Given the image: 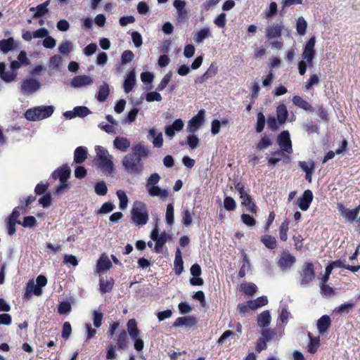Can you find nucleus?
<instances>
[{
    "label": "nucleus",
    "mask_w": 360,
    "mask_h": 360,
    "mask_svg": "<svg viewBox=\"0 0 360 360\" xmlns=\"http://www.w3.org/2000/svg\"><path fill=\"white\" fill-rule=\"evenodd\" d=\"M150 238L155 242V250L156 252H160L163 245L167 243L168 238H169V235L163 231L160 234H159L158 229L155 226L152 231L150 232Z\"/></svg>",
    "instance_id": "obj_6"
},
{
    "label": "nucleus",
    "mask_w": 360,
    "mask_h": 360,
    "mask_svg": "<svg viewBox=\"0 0 360 360\" xmlns=\"http://www.w3.org/2000/svg\"><path fill=\"white\" fill-rule=\"evenodd\" d=\"M41 87L40 82L34 78L24 79L20 85V92L23 95H32L36 93Z\"/></svg>",
    "instance_id": "obj_5"
},
{
    "label": "nucleus",
    "mask_w": 360,
    "mask_h": 360,
    "mask_svg": "<svg viewBox=\"0 0 360 360\" xmlns=\"http://www.w3.org/2000/svg\"><path fill=\"white\" fill-rule=\"evenodd\" d=\"M47 6L48 2L46 1L45 3L38 5L36 8H31V11H34V9H36V12L34 14V18H39L45 15L48 12Z\"/></svg>",
    "instance_id": "obj_48"
},
{
    "label": "nucleus",
    "mask_w": 360,
    "mask_h": 360,
    "mask_svg": "<svg viewBox=\"0 0 360 360\" xmlns=\"http://www.w3.org/2000/svg\"><path fill=\"white\" fill-rule=\"evenodd\" d=\"M165 221L167 224L169 226H172L174 222V205L171 203L167 205Z\"/></svg>",
    "instance_id": "obj_37"
},
{
    "label": "nucleus",
    "mask_w": 360,
    "mask_h": 360,
    "mask_svg": "<svg viewBox=\"0 0 360 360\" xmlns=\"http://www.w3.org/2000/svg\"><path fill=\"white\" fill-rule=\"evenodd\" d=\"M113 286V280L110 279L107 281H104L103 279H100V290L102 292H110Z\"/></svg>",
    "instance_id": "obj_51"
},
{
    "label": "nucleus",
    "mask_w": 360,
    "mask_h": 360,
    "mask_svg": "<svg viewBox=\"0 0 360 360\" xmlns=\"http://www.w3.org/2000/svg\"><path fill=\"white\" fill-rule=\"evenodd\" d=\"M42 44L44 48L51 49L56 46V41L54 38L48 35L44 38Z\"/></svg>",
    "instance_id": "obj_64"
},
{
    "label": "nucleus",
    "mask_w": 360,
    "mask_h": 360,
    "mask_svg": "<svg viewBox=\"0 0 360 360\" xmlns=\"http://www.w3.org/2000/svg\"><path fill=\"white\" fill-rule=\"evenodd\" d=\"M338 209L340 214L345 219V220L353 222L357 219L359 216L360 206H358L355 209L349 210L345 207L343 205L338 204Z\"/></svg>",
    "instance_id": "obj_11"
},
{
    "label": "nucleus",
    "mask_w": 360,
    "mask_h": 360,
    "mask_svg": "<svg viewBox=\"0 0 360 360\" xmlns=\"http://www.w3.org/2000/svg\"><path fill=\"white\" fill-rule=\"evenodd\" d=\"M110 92L109 86L106 82H103V84L99 87L98 91L96 96V98L98 101L100 102H104Z\"/></svg>",
    "instance_id": "obj_36"
},
{
    "label": "nucleus",
    "mask_w": 360,
    "mask_h": 360,
    "mask_svg": "<svg viewBox=\"0 0 360 360\" xmlns=\"http://www.w3.org/2000/svg\"><path fill=\"white\" fill-rule=\"evenodd\" d=\"M147 191L150 196L159 197L162 200H165L169 195L168 190L161 188L158 186H153L148 189Z\"/></svg>",
    "instance_id": "obj_24"
},
{
    "label": "nucleus",
    "mask_w": 360,
    "mask_h": 360,
    "mask_svg": "<svg viewBox=\"0 0 360 360\" xmlns=\"http://www.w3.org/2000/svg\"><path fill=\"white\" fill-rule=\"evenodd\" d=\"M136 83V72L134 70H131L124 77L123 88L126 94H129Z\"/></svg>",
    "instance_id": "obj_16"
},
{
    "label": "nucleus",
    "mask_w": 360,
    "mask_h": 360,
    "mask_svg": "<svg viewBox=\"0 0 360 360\" xmlns=\"http://www.w3.org/2000/svg\"><path fill=\"white\" fill-rule=\"evenodd\" d=\"M307 28V22L303 17H299L296 22V30L297 34L300 36H304L306 33Z\"/></svg>",
    "instance_id": "obj_39"
},
{
    "label": "nucleus",
    "mask_w": 360,
    "mask_h": 360,
    "mask_svg": "<svg viewBox=\"0 0 360 360\" xmlns=\"http://www.w3.org/2000/svg\"><path fill=\"white\" fill-rule=\"evenodd\" d=\"M240 198L242 200L241 204L246 207L248 211L252 213H256L257 210L255 205L252 201V198L248 193L240 195Z\"/></svg>",
    "instance_id": "obj_26"
},
{
    "label": "nucleus",
    "mask_w": 360,
    "mask_h": 360,
    "mask_svg": "<svg viewBox=\"0 0 360 360\" xmlns=\"http://www.w3.org/2000/svg\"><path fill=\"white\" fill-rule=\"evenodd\" d=\"M71 174V169L68 165H63L56 169L52 174V178L58 179L60 182L67 181Z\"/></svg>",
    "instance_id": "obj_13"
},
{
    "label": "nucleus",
    "mask_w": 360,
    "mask_h": 360,
    "mask_svg": "<svg viewBox=\"0 0 360 360\" xmlns=\"http://www.w3.org/2000/svg\"><path fill=\"white\" fill-rule=\"evenodd\" d=\"M205 115V111L204 110H199L198 114L188 122V131L191 133L196 132L204 122Z\"/></svg>",
    "instance_id": "obj_10"
},
{
    "label": "nucleus",
    "mask_w": 360,
    "mask_h": 360,
    "mask_svg": "<svg viewBox=\"0 0 360 360\" xmlns=\"http://www.w3.org/2000/svg\"><path fill=\"white\" fill-rule=\"evenodd\" d=\"M316 44V37H311L306 44L302 57L304 60H307L308 66L312 65V61L315 56L314 46Z\"/></svg>",
    "instance_id": "obj_7"
},
{
    "label": "nucleus",
    "mask_w": 360,
    "mask_h": 360,
    "mask_svg": "<svg viewBox=\"0 0 360 360\" xmlns=\"http://www.w3.org/2000/svg\"><path fill=\"white\" fill-rule=\"evenodd\" d=\"M117 195L120 201L119 207L121 210H124L127 207L128 198L124 191L119 190L117 191Z\"/></svg>",
    "instance_id": "obj_45"
},
{
    "label": "nucleus",
    "mask_w": 360,
    "mask_h": 360,
    "mask_svg": "<svg viewBox=\"0 0 360 360\" xmlns=\"http://www.w3.org/2000/svg\"><path fill=\"white\" fill-rule=\"evenodd\" d=\"M196 323V320L193 316H181L177 318L174 322V327H192Z\"/></svg>",
    "instance_id": "obj_22"
},
{
    "label": "nucleus",
    "mask_w": 360,
    "mask_h": 360,
    "mask_svg": "<svg viewBox=\"0 0 360 360\" xmlns=\"http://www.w3.org/2000/svg\"><path fill=\"white\" fill-rule=\"evenodd\" d=\"M134 58V54L130 50H126L123 51L121 55V64L126 65L127 63L131 62Z\"/></svg>",
    "instance_id": "obj_54"
},
{
    "label": "nucleus",
    "mask_w": 360,
    "mask_h": 360,
    "mask_svg": "<svg viewBox=\"0 0 360 360\" xmlns=\"http://www.w3.org/2000/svg\"><path fill=\"white\" fill-rule=\"evenodd\" d=\"M171 78H172V73L171 72L167 73L164 76V77L162 78V79L161 80L160 84H158V86L157 87V90L159 91H161L163 89H165V88L167 86V84L170 82Z\"/></svg>",
    "instance_id": "obj_60"
},
{
    "label": "nucleus",
    "mask_w": 360,
    "mask_h": 360,
    "mask_svg": "<svg viewBox=\"0 0 360 360\" xmlns=\"http://www.w3.org/2000/svg\"><path fill=\"white\" fill-rule=\"evenodd\" d=\"M94 83V79L86 75H81L73 77L70 85L73 88H82L90 86Z\"/></svg>",
    "instance_id": "obj_12"
},
{
    "label": "nucleus",
    "mask_w": 360,
    "mask_h": 360,
    "mask_svg": "<svg viewBox=\"0 0 360 360\" xmlns=\"http://www.w3.org/2000/svg\"><path fill=\"white\" fill-rule=\"evenodd\" d=\"M288 115L287 108L285 105H279L276 108V116L278 123L283 124L285 122Z\"/></svg>",
    "instance_id": "obj_32"
},
{
    "label": "nucleus",
    "mask_w": 360,
    "mask_h": 360,
    "mask_svg": "<svg viewBox=\"0 0 360 360\" xmlns=\"http://www.w3.org/2000/svg\"><path fill=\"white\" fill-rule=\"evenodd\" d=\"M95 192L98 195H105L108 192V188L104 181H100L95 185Z\"/></svg>",
    "instance_id": "obj_56"
},
{
    "label": "nucleus",
    "mask_w": 360,
    "mask_h": 360,
    "mask_svg": "<svg viewBox=\"0 0 360 360\" xmlns=\"http://www.w3.org/2000/svg\"><path fill=\"white\" fill-rule=\"evenodd\" d=\"M76 117H84L91 113L90 110L85 106H77L74 108Z\"/></svg>",
    "instance_id": "obj_55"
},
{
    "label": "nucleus",
    "mask_w": 360,
    "mask_h": 360,
    "mask_svg": "<svg viewBox=\"0 0 360 360\" xmlns=\"http://www.w3.org/2000/svg\"><path fill=\"white\" fill-rule=\"evenodd\" d=\"M130 145L129 140L125 137L117 136L113 141L114 147L122 153L127 152Z\"/></svg>",
    "instance_id": "obj_21"
},
{
    "label": "nucleus",
    "mask_w": 360,
    "mask_h": 360,
    "mask_svg": "<svg viewBox=\"0 0 360 360\" xmlns=\"http://www.w3.org/2000/svg\"><path fill=\"white\" fill-rule=\"evenodd\" d=\"M173 5L177 11L179 20H184L187 16V11L185 9L186 2L181 0H175Z\"/></svg>",
    "instance_id": "obj_27"
},
{
    "label": "nucleus",
    "mask_w": 360,
    "mask_h": 360,
    "mask_svg": "<svg viewBox=\"0 0 360 360\" xmlns=\"http://www.w3.org/2000/svg\"><path fill=\"white\" fill-rule=\"evenodd\" d=\"M36 224L37 220L35 217L33 216H28L24 218L22 223H21L20 224H22V226L25 228H32L36 225Z\"/></svg>",
    "instance_id": "obj_63"
},
{
    "label": "nucleus",
    "mask_w": 360,
    "mask_h": 360,
    "mask_svg": "<svg viewBox=\"0 0 360 360\" xmlns=\"http://www.w3.org/2000/svg\"><path fill=\"white\" fill-rule=\"evenodd\" d=\"M73 49L72 43L70 41H63L58 46V51L61 54L68 55Z\"/></svg>",
    "instance_id": "obj_40"
},
{
    "label": "nucleus",
    "mask_w": 360,
    "mask_h": 360,
    "mask_svg": "<svg viewBox=\"0 0 360 360\" xmlns=\"http://www.w3.org/2000/svg\"><path fill=\"white\" fill-rule=\"evenodd\" d=\"M15 46V41L13 38L10 37L7 39L0 40V50L4 53H7L13 50Z\"/></svg>",
    "instance_id": "obj_34"
},
{
    "label": "nucleus",
    "mask_w": 360,
    "mask_h": 360,
    "mask_svg": "<svg viewBox=\"0 0 360 360\" xmlns=\"http://www.w3.org/2000/svg\"><path fill=\"white\" fill-rule=\"evenodd\" d=\"M313 200V193L310 190H306L304 191L301 197L297 200V204L299 207L302 211H306L309 207Z\"/></svg>",
    "instance_id": "obj_15"
},
{
    "label": "nucleus",
    "mask_w": 360,
    "mask_h": 360,
    "mask_svg": "<svg viewBox=\"0 0 360 360\" xmlns=\"http://www.w3.org/2000/svg\"><path fill=\"white\" fill-rule=\"evenodd\" d=\"M184 127V123L182 120L176 119L174 121L172 124L165 127V134L172 139L175 136V133L181 131Z\"/></svg>",
    "instance_id": "obj_17"
},
{
    "label": "nucleus",
    "mask_w": 360,
    "mask_h": 360,
    "mask_svg": "<svg viewBox=\"0 0 360 360\" xmlns=\"http://www.w3.org/2000/svg\"><path fill=\"white\" fill-rule=\"evenodd\" d=\"M96 157L94 160L95 165L106 176H110L114 172L113 157L107 149L101 146L95 147Z\"/></svg>",
    "instance_id": "obj_1"
},
{
    "label": "nucleus",
    "mask_w": 360,
    "mask_h": 360,
    "mask_svg": "<svg viewBox=\"0 0 360 360\" xmlns=\"http://www.w3.org/2000/svg\"><path fill=\"white\" fill-rule=\"evenodd\" d=\"M122 162L125 170L131 175H139L143 171V167L141 163V158L135 153L126 155Z\"/></svg>",
    "instance_id": "obj_3"
},
{
    "label": "nucleus",
    "mask_w": 360,
    "mask_h": 360,
    "mask_svg": "<svg viewBox=\"0 0 360 360\" xmlns=\"http://www.w3.org/2000/svg\"><path fill=\"white\" fill-rule=\"evenodd\" d=\"M331 323L330 318L327 315L322 316L316 323L317 330L319 333L324 334L328 330Z\"/></svg>",
    "instance_id": "obj_23"
},
{
    "label": "nucleus",
    "mask_w": 360,
    "mask_h": 360,
    "mask_svg": "<svg viewBox=\"0 0 360 360\" xmlns=\"http://www.w3.org/2000/svg\"><path fill=\"white\" fill-rule=\"evenodd\" d=\"M301 276V285L304 287L314 280L315 274L312 263L307 262L304 264Z\"/></svg>",
    "instance_id": "obj_9"
},
{
    "label": "nucleus",
    "mask_w": 360,
    "mask_h": 360,
    "mask_svg": "<svg viewBox=\"0 0 360 360\" xmlns=\"http://www.w3.org/2000/svg\"><path fill=\"white\" fill-rule=\"evenodd\" d=\"M279 123L274 116H269L267 118V126L272 131H276L278 129Z\"/></svg>",
    "instance_id": "obj_62"
},
{
    "label": "nucleus",
    "mask_w": 360,
    "mask_h": 360,
    "mask_svg": "<svg viewBox=\"0 0 360 360\" xmlns=\"http://www.w3.org/2000/svg\"><path fill=\"white\" fill-rule=\"evenodd\" d=\"M271 315L269 311H264L257 316V324L259 327L264 328L269 325Z\"/></svg>",
    "instance_id": "obj_35"
},
{
    "label": "nucleus",
    "mask_w": 360,
    "mask_h": 360,
    "mask_svg": "<svg viewBox=\"0 0 360 360\" xmlns=\"http://www.w3.org/2000/svg\"><path fill=\"white\" fill-rule=\"evenodd\" d=\"M282 26L281 25H272L268 27L266 30V37L271 39L273 38H277L281 36L282 32Z\"/></svg>",
    "instance_id": "obj_30"
},
{
    "label": "nucleus",
    "mask_w": 360,
    "mask_h": 360,
    "mask_svg": "<svg viewBox=\"0 0 360 360\" xmlns=\"http://www.w3.org/2000/svg\"><path fill=\"white\" fill-rule=\"evenodd\" d=\"M289 229V221L285 220L281 224L279 229V237L280 239L283 241H286L288 240V231Z\"/></svg>",
    "instance_id": "obj_47"
},
{
    "label": "nucleus",
    "mask_w": 360,
    "mask_h": 360,
    "mask_svg": "<svg viewBox=\"0 0 360 360\" xmlns=\"http://www.w3.org/2000/svg\"><path fill=\"white\" fill-rule=\"evenodd\" d=\"M292 103L297 107L302 108L306 111H314L312 106L307 101L300 96H295L292 99Z\"/></svg>",
    "instance_id": "obj_28"
},
{
    "label": "nucleus",
    "mask_w": 360,
    "mask_h": 360,
    "mask_svg": "<svg viewBox=\"0 0 360 360\" xmlns=\"http://www.w3.org/2000/svg\"><path fill=\"white\" fill-rule=\"evenodd\" d=\"M87 158V150L85 147H77L74 153V161L80 164L85 161Z\"/></svg>",
    "instance_id": "obj_31"
},
{
    "label": "nucleus",
    "mask_w": 360,
    "mask_h": 360,
    "mask_svg": "<svg viewBox=\"0 0 360 360\" xmlns=\"http://www.w3.org/2000/svg\"><path fill=\"white\" fill-rule=\"evenodd\" d=\"M277 141L282 151L286 152L288 154L292 153V142L288 131H282L278 135Z\"/></svg>",
    "instance_id": "obj_8"
},
{
    "label": "nucleus",
    "mask_w": 360,
    "mask_h": 360,
    "mask_svg": "<svg viewBox=\"0 0 360 360\" xmlns=\"http://www.w3.org/2000/svg\"><path fill=\"white\" fill-rule=\"evenodd\" d=\"M265 125V117L262 112L257 113L256 131L260 133L263 131Z\"/></svg>",
    "instance_id": "obj_53"
},
{
    "label": "nucleus",
    "mask_w": 360,
    "mask_h": 360,
    "mask_svg": "<svg viewBox=\"0 0 360 360\" xmlns=\"http://www.w3.org/2000/svg\"><path fill=\"white\" fill-rule=\"evenodd\" d=\"M161 179L160 176L158 173L152 174L146 181V190L157 186Z\"/></svg>",
    "instance_id": "obj_42"
},
{
    "label": "nucleus",
    "mask_w": 360,
    "mask_h": 360,
    "mask_svg": "<svg viewBox=\"0 0 360 360\" xmlns=\"http://www.w3.org/2000/svg\"><path fill=\"white\" fill-rule=\"evenodd\" d=\"M131 221L138 226L146 225L149 220V214L147 205L139 200L133 203L131 210Z\"/></svg>",
    "instance_id": "obj_2"
},
{
    "label": "nucleus",
    "mask_w": 360,
    "mask_h": 360,
    "mask_svg": "<svg viewBox=\"0 0 360 360\" xmlns=\"http://www.w3.org/2000/svg\"><path fill=\"white\" fill-rule=\"evenodd\" d=\"M300 167L305 172L307 176L311 175L313 171L314 170V163L312 161L310 162H304L302 161L299 162Z\"/></svg>",
    "instance_id": "obj_43"
},
{
    "label": "nucleus",
    "mask_w": 360,
    "mask_h": 360,
    "mask_svg": "<svg viewBox=\"0 0 360 360\" xmlns=\"http://www.w3.org/2000/svg\"><path fill=\"white\" fill-rule=\"evenodd\" d=\"M268 304V299L266 296H262L255 300L248 302V306L251 309H257Z\"/></svg>",
    "instance_id": "obj_33"
},
{
    "label": "nucleus",
    "mask_w": 360,
    "mask_h": 360,
    "mask_svg": "<svg viewBox=\"0 0 360 360\" xmlns=\"http://www.w3.org/2000/svg\"><path fill=\"white\" fill-rule=\"evenodd\" d=\"M295 261L296 259L292 255L288 252H283L278 262V265L282 270L285 271L289 269Z\"/></svg>",
    "instance_id": "obj_14"
},
{
    "label": "nucleus",
    "mask_w": 360,
    "mask_h": 360,
    "mask_svg": "<svg viewBox=\"0 0 360 360\" xmlns=\"http://www.w3.org/2000/svg\"><path fill=\"white\" fill-rule=\"evenodd\" d=\"M117 344L118 349H125L128 346L127 334L125 330L121 331L117 337Z\"/></svg>",
    "instance_id": "obj_38"
},
{
    "label": "nucleus",
    "mask_w": 360,
    "mask_h": 360,
    "mask_svg": "<svg viewBox=\"0 0 360 360\" xmlns=\"http://www.w3.org/2000/svg\"><path fill=\"white\" fill-rule=\"evenodd\" d=\"M354 307V304L353 303H344L340 305L339 307H336L335 311L340 313V314H348L350 311L352 310L353 307Z\"/></svg>",
    "instance_id": "obj_52"
},
{
    "label": "nucleus",
    "mask_w": 360,
    "mask_h": 360,
    "mask_svg": "<svg viewBox=\"0 0 360 360\" xmlns=\"http://www.w3.org/2000/svg\"><path fill=\"white\" fill-rule=\"evenodd\" d=\"M224 208L228 211H233L236 207V203L231 197H226L224 200Z\"/></svg>",
    "instance_id": "obj_58"
},
{
    "label": "nucleus",
    "mask_w": 360,
    "mask_h": 360,
    "mask_svg": "<svg viewBox=\"0 0 360 360\" xmlns=\"http://www.w3.org/2000/svg\"><path fill=\"white\" fill-rule=\"evenodd\" d=\"M42 292V289L39 288V286H37L33 280H30L27 283L24 297L26 299H30L32 294L36 296H40Z\"/></svg>",
    "instance_id": "obj_18"
},
{
    "label": "nucleus",
    "mask_w": 360,
    "mask_h": 360,
    "mask_svg": "<svg viewBox=\"0 0 360 360\" xmlns=\"http://www.w3.org/2000/svg\"><path fill=\"white\" fill-rule=\"evenodd\" d=\"M139 113V109L134 108L131 109L127 114L126 118L123 119L122 122L123 124H130L135 121L136 116Z\"/></svg>",
    "instance_id": "obj_50"
},
{
    "label": "nucleus",
    "mask_w": 360,
    "mask_h": 360,
    "mask_svg": "<svg viewBox=\"0 0 360 360\" xmlns=\"http://www.w3.org/2000/svg\"><path fill=\"white\" fill-rule=\"evenodd\" d=\"M240 288L243 292L248 295H252L257 292V285L252 283L241 284Z\"/></svg>",
    "instance_id": "obj_44"
},
{
    "label": "nucleus",
    "mask_w": 360,
    "mask_h": 360,
    "mask_svg": "<svg viewBox=\"0 0 360 360\" xmlns=\"http://www.w3.org/2000/svg\"><path fill=\"white\" fill-rule=\"evenodd\" d=\"M103 317V313H101L98 311H94L93 323H94V326L96 328H98L101 326Z\"/></svg>",
    "instance_id": "obj_61"
},
{
    "label": "nucleus",
    "mask_w": 360,
    "mask_h": 360,
    "mask_svg": "<svg viewBox=\"0 0 360 360\" xmlns=\"http://www.w3.org/2000/svg\"><path fill=\"white\" fill-rule=\"evenodd\" d=\"M54 110L53 105H39L28 109L25 117L29 121H39L51 117Z\"/></svg>",
    "instance_id": "obj_4"
},
{
    "label": "nucleus",
    "mask_w": 360,
    "mask_h": 360,
    "mask_svg": "<svg viewBox=\"0 0 360 360\" xmlns=\"http://www.w3.org/2000/svg\"><path fill=\"white\" fill-rule=\"evenodd\" d=\"M271 143H272L271 140L269 137L264 136L258 142L256 147L257 149H259L260 150H263L267 148L269 146H270L271 145Z\"/></svg>",
    "instance_id": "obj_57"
},
{
    "label": "nucleus",
    "mask_w": 360,
    "mask_h": 360,
    "mask_svg": "<svg viewBox=\"0 0 360 360\" xmlns=\"http://www.w3.org/2000/svg\"><path fill=\"white\" fill-rule=\"evenodd\" d=\"M261 241L267 248L273 250L276 248V238L271 236L265 235L262 236L261 238Z\"/></svg>",
    "instance_id": "obj_41"
},
{
    "label": "nucleus",
    "mask_w": 360,
    "mask_h": 360,
    "mask_svg": "<svg viewBox=\"0 0 360 360\" xmlns=\"http://www.w3.org/2000/svg\"><path fill=\"white\" fill-rule=\"evenodd\" d=\"M162 96L157 91H150L146 94V100L148 102L161 101Z\"/></svg>",
    "instance_id": "obj_59"
},
{
    "label": "nucleus",
    "mask_w": 360,
    "mask_h": 360,
    "mask_svg": "<svg viewBox=\"0 0 360 360\" xmlns=\"http://www.w3.org/2000/svg\"><path fill=\"white\" fill-rule=\"evenodd\" d=\"M112 266V263L108 255L103 254L98 259L96 264V272L101 273L108 270Z\"/></svg>",
    "instance_id": "obj_20"
},
{
    "label": "nucleus",
    "mask_w": 360,
    "mask_h": 360,
    "mask_svg": "<svg viewBox=\"0 0 360 360\" xmlns=\"http://www.w3.org/2000/svg\"><path fill=\"white\" fill-rule=\"evenodd\" d=\"M17 75L16 72L12 70L6 71V65L4 63H0V77L4 82L10 83L14 81Z\"/></svg>",
    "instance_id": "obj_19"
},
{
    "label": "nucleus",
    "mask_w": 360,
    "mask_h": 360,
    "mask_svg": "<svg viewBox=\"0 0 360 360\" xmlns=\"http://www.w3.org/2000/svg\"><path fill=\"white\" fill-rule=\"evenodd\" d=\"M127 332L131 339H136L139 337L140 330L137 327V323L134 319H131L127 323Z\"/></svg>",
    "instance_id": "obj_29"
},
{
    "label": "nucleus",
    "mask_w": 360,
    "mask_h": 360,
    "mask_svg": "<svg viewBox=\"0 0 360 360\" xmlns=\"http://www.w3.org/2000/svg\"><path fill=\"white\" fill-rule=\"evenodd\" d=\"M212 36L211 30L209 27H203L193 34V40L197 44L202 43L205 39Z\"/></svg>",
    "instance_id": "obj_25"
},
{
    "label": "nucleus",
    "mask_w": 360,
    "mask_h": 360,
    "mask_svg": "<svg viewBox=\"0 0 360 360\" xmlns=\"http://www.w3.org/2000/svg\"><path fill=\"white\" fill-rule=\"evenodd\" d=\"M309 338L310 339V342L308 345V351L314 354L316 352L319 345V338H313L310 333H309Z\"/></svg>",
    "instance_id": "obj_49"
},
{
    "label": "nucleus",
    "mask_w": 360,
    "mask_h": 360,
    "mask_svg": "<svg viewBox=\"0 0 360 360\" xmlns=\"http://www.w3.org/2000/svg\"><path fill=\"white\" fill-rule=\"evenodd\" d=\"M250 270V262L246 255H244L243 259V265L238 272V276L243 278L245 276L246 273Z\"/></svg>",
    "instance_id": "obj_46"
}]
</instances>
